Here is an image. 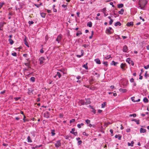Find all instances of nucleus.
I'll list each match as a JSON object with an SVG mask.
<instances>
[{
    "mask_svg": "<svg viewBox=\"0 0 149 149\" xmlns=\"http://www.w3.org/2000/svg\"><path fill=\"white\" fill-rule=\"evenodd\" d=\"M147 3V1L146 0H139L138 2L139 7L142 9H144Z\"/></svg>",
    "mask_w": 149,
    "mask_h": 149,
    "instance_id": "obj_1",
    "label": "nucleus"
},
{
    "mask_svg": "<svg viewBox=\"0 0 149 149\" xmlns=\"http://www.w3.org/2000/svg\"><path fill=\"white\" fill-rule=\"evenodd\" d=\"M126 61L128 62L129 64H131L132 66L134 65V62L132 61L131 60V58H127Z\"/></svg>",
    "mask_w": 149,
    "mask_h": 149,
    "instance_id": "obj_2",
    "label": "nucleus"
},
{
    "mask_svg": "<svg viewBox=\"0 0 149 149\" xmlns=\"http://www.w3.org/2000/svg\"><path fill=\"white\" fill-rule=\"evenodd\" d=\"M60 140L57 141H56V143L55 144V146L56 148H58L61 146V143Z\"/></svg>",
    "mask_w": 149,
    "mask_h": 149,
    "instance_id": "obj_3",
    "label": "nucleus"
},
{
    "mask_svg": "<svg viewBox=\"0 0 149 149\" xmlns=\"http://www.w3.org/2000/svg\"><path fill=\"white\" fill-rule=\"evenodd\" d=\"M128 50V47L127 45H125L124 46L123 48V51L124 52H127Z\"/></svg>",
    "mask_w": 149,
    "mask_h": 149,
    "instance_id": "obj_4",
    "label": "nucleus"
},
{
    "mask_svg": "<svg viewBox=\"0 0 149 149\" xmlns=\"http://www.w3.org/2000/svg\"><path fill=\"white\" fill-rule=\"evenodd\" d=\"M45 59L43 57H40L39 59V60L40 61V64H43L44 63V61L45 60Z\"/></svg>",
    "mask_w": 149,
    "mask_h": 149,
    "instance_id": "obj_5",
    "label": "nucleus"
},
{
    "mask_svg": "<svg viewBox=\"0 0 149 149\" xmlns=\"http://www.w3.org/2000/svg\"><path fill=\"white\" fill-rule=\"evenodd\" d=\"M43 115L44 117L48 118L50 116L49 113L48 111H46L44 113Z\"/></svg>",
    "mask_w": 149,
    "mask_h": 149,
    "instance_id": "obj_6",
    "label": "nucleus"
},
{
    "mask_svg": "<svg viewBox=\"0 0 149 149\" xmlns=\"http://www.w3.org/2000/svg\"><path fill=\"white\" fill-rule=\"evenodd\" d=\"M62 38V36L61 34L58 35L56 39V41L59 43L60 42Z\"/></svg>",
    "mask_w": 149,
    "mask_h": 149,
    "instance_id": "obj_7",
    "label": "nucleus"
},
{
    "mask_svg": "<svg viewBox=\"0 0 149 149\" xmlns=\"http://www.w3.org/2000/svg\"><path fill=\"white\" fill-rule=\"evenodd\" d=\"M75 131V128H73L72 129V130L70 132V133L74 135H76L77 134V132H74Z\"/></svg>",
    "mask_w": 149,
    "mask_h": 149,
    "instance_id": "obj_8",
    "label": "nucleus"
},
{
    "mask_svg": "<svg viewBox=\"0 0 149 149\" xmlns=\"http://www.w3.org/2000/svg\"><path fill=\"white\" fill-rule=\"evenodd\" d=\"M126 66V64L125 63H122L120 65V68L123 70H125V69L124 68Z\"/></svg>",
    "mask_w": 149,
    "mask_h": 149,
    "instance_id": "obj_9",
    "label": "nucleus"
},
{
    "mask_svg": "<svg viewBox=\"0 0 149 149\" xmlns=\"http://www.w3.org/2000/svg\"><path fill=\"white\" fill-rule=\"evenodd\" d=\"M24 44L26 46H27L28 47H29V46L28 43L27 42V41L26 40V36H25V38L24 39Z\"/></svg>",
    "mask_w": 149,
    "mask_h": 149,
    "instance_id": "obj_10",
    "label": "nucleus"
},
{
    "mask_svg": "<svg viewBox=\"0 0 149 149\" xmlns=\"http://www.w3.org/2000/svg\"><path fill=\"white\" fill-rule=\"evenodd\" d=\"M102 11L104 13L105 16H106L108 14L106 12V9L105 8H104L102 9Z\"/></svg>",
    "mask_w": 149,
    "mask_h": 149,
    "instance_id": "obj_11",
    "label": "nucleus"
},
{
    "mask_svg": "<svg viewBox=\"0 0 149 149\" xmlns=\"http://www.w3.org/2000/svg\"><path fill=\"white\" fill-rule=\"evenodd\" d=\"M106 33L107 34H110L112 33V31L109 30V29H107L106 31Z\"/></svg>",
    "mask_w": 149,
    "mask_h": 149,
    "instance_id": "obj_12",
    "label": "nucleus"
},
{
    "mask_svg": "<svg viewBox=\"0 0 149 149\" xmlns=\"http://www.w3.org/2000/svg\"><path fill=\"white\" fill-rule=\"evenodd\" d=\"M119 91L123 93H125L127 91V90L126 89H123L120 88L119 89Z\"/></svg>",
    "mask_w": 149,
    "mask_h": 149,
    "instance_id": "obj_13",
    "label": "nucleus"
},
{
    "mask_svg": "<svg viewBox=\"0 0 149 149\" xmlns=\"http://www.w3.org/2000/svg\"><path fill=\"white\" fill-rule=\"evenodd\" d=\"M115 137L116 138H118V140H120L121 139V136L120 134L116 135L115 136Z\"/></svg>",
    "mask_w": 149,
    "mask_h": 149,
    "instance_id": "obj_14",
    "label": "nucleus"
},
{
    "mask_svg": "<svg viewBox=\"0 0 149 149\" xmlns=\"http://www.w3.org/2000/svg\"><path fill=\"white\" fill-rule=\"evenodd\" d=\"M133 22H128L127 24V25L128 26H133Z\"/></svg>",
    "mask_w": 149,
    "mask_h": 149,
    "instance_id": "obj_15",
    "label": "nucleus"
},
{
    "mask_svg": "<svg viewBox=\"0 0 149 149\" xmlns=\"http://www.w3.org/2000/svg\"><path fill=\"white\" fill-rule=\"evenodd\" d=\"M146 129L141 128L140 129V132L141 133H145L146 132Z\"/></svg>",
    "mask_w": 149,
    "mask_h": 149,
    "instance_id": "obj_16",
    "label": "nucleus"
},
{
    "mask_svg": "<svg viewBox=\"0 0 149 149\" xmlns=\"http://www.w3.org/2000/svg\"><path fill=\"white\" fill-rule=\"evenodd\" d=\"M86 102H85V104H90L91 103V102L90 101V99L89 98L87 99H86Z\"/></svg>",
    "mask_w": 149,
    "mask_h": 149,
    "instance_id": "obj_17",
    "label": "nucleus"
},
{
    "mask_svg": "<svg viewBox=\"0 0 149 149\" xmlns=\"http://www.w3.org/2000/svg\"><path fill=\"white\" fill-rule=\"evenodd\" d=\"M79 102L81 105H84L85 103L84 101L83 100H81L79 101Z\"/></svg>",
    "mask_w": 149,
    "mask_h": 149,
    "instance_id": "obj_18",
    "label": "nucleus"
},
{
    "mask_svg": "<svg viewBox=\"0 0 149 149\" xmlns=\"http://www.w3.org/2000/svg\"><path fill=\"white\" fill-rule=\"evenodd\" d=\"M111 124V123L109 122H107V123H104V127H107V126L109 125V124Z\"/></svg>",
    "mask_w": 149,
    "mask_h": 149,
    "instance_id": "obj_19",
    "label": "nucleus"
},
{
    "mask_svg": "<svg viewBox=\"0 0 149 149\" xmlns=\"http://www.w3.org/2000/svg\"><path fill=\"white\" fill-rule=\"evenodd\" d=\"M51 134H52V136H54L55 134L56 133H55V130H51Z\"/></svg>",
    "mask_w": 149,
    "mask_h": 149,
    "instance_id": "obj_20",
    "label": "nucleus"
},
{
    "mask_svg": "<svg viewBox=\"0 0 149 149\" xmlns=\"http://www.w3.org/2000/svg\"><path fill=\"white\" fill-rule=\"evenodd\" d=\"M92 23L91 22H88L87 25L90 27H91L92 26Z\"/></svg>",
    "mask_w": 149,
    "mask_h": 149,
    "instance_id": "obj_21",
    "label": "nucleus"
},
{
    "mask_svg": "<svg viewBox=\"0 0 149 149\" xmlns=\"http://www.w3.org/2000/svg\"><path fill=\"white\" fill-rule=\"evenodd\" d=\"M124 11V9L123 8H122L121 9L120 11H119L118 12V13L119 14H121L122 15V14H123V13Z\"/></svg>",
    "mask_w": 149,
    "mask_h": 149,
    "instance_id": "obj_22",
    "label": "nucleus"
},
{
    "mask_svg": "<svg viewBox=\"0 0 149 149\" xmlns=\"http://www.w3.org/2000/svg\"><path fill=\"white\" fill-rule=\"evenodd\" d=\"M134 143V142L133 141H132L131 142V143H128V146H133V144Z\"/></svg>",
    "mask_w": 149,
    "mask_h": 149,
    "instance_id": "obj_23",
    "label": "nucleus"
},
{
    "mask_svg": "<svg viewBox=\"0 0 149 149\" xmlns=\"http://www.w3.org/2000/svg\"><path fill=\"white\" fill-rule=\"evenodd\" d=\"M95 61L96 62V63L98 64H100L101 62L100 60L98 58L95 59Z\"/></svg>",
    "mask_w": 149,
    "mask_h": 149,
    "instance_id": "obj_24",
    "label": "nucleus"
},
{
    "mask_svg": "<svg viewBox=\"0 0 149 149\" xmlns=\"http://www.w3.org/2000/svg\"><path fill=\"white\" fill-rule=\"evenodd\" d=\"M121 25V23L119 22H116L115 24V26H117L118 25L120 26Z\"/></svg>",
    "mask_w": 149,
    "mask_h": 149,
    "instance_id": "obj_25",
    "label": "nucleus"
},
{
    "mask_svg": "<svg viewBox=\"0 0 149 149\" xmlns=\"http://www.w3.org/2000/svg\"><path fill=\"white\" fill-rule=\"evenodd\" d=\"M8 41L9 42L10 45H12L14 43L13 41L11 38H9L8 40Z\"/></svg>",
    "mask_w": 149,
    "mask_h": 149,
    "instance_id": "obj_26",
    "label": "nucleus"
},
{
    "mask_svg": "<svg viewBox=\"0 0 149 149\" xmlns=\"http://www.w3.org/2000/svg\"><path fill=\"white\" fill-rule=\"evenodd\" d=\"M56 75L59 78H60L61 76V73L59 72H57Z\"/></svg>",
    "mask_w": 149,
    "mask_h": 149,
    "instance_id": "obj_27",
    "label": "nucleus"
},
{
    "mask_svg": "<svg viewBox=\"0 0 149 149\" xmlns=\"http://www.w3.org/2000/svg\"><path fill=\"white\" fill-rule=\"evenodd\" d=\"M40 15L42 17L45 18L46 16V13H41Z\"/></svg>",
    "mask_w": 149,
    "mask_h": 149,
    "instance_id": "obj_28",
    "label": "nucleus"
},
{
    "mask_svg": "<svg viewBox=\"0 0 149 149\" xmlns=\"http://www.w3.org/2000/svg\"><path fill=\"white\" fill-rule=\"evenodd\" d=\"M28 142H32V140L30 136H28L27 137Z\"/></svg>",
    "mask_w": 149,
    "mask_h": 149,
    "instance_id": "obj_29",
    "label": "nucleus"
},
{
    "mask_svg": "<svg viewBox=\"0 0 149 149\" xmlns=\"http://www.w3.org/2000/svg\"><path fill=\"white\" fill-rule=\"evenodd\" d=\"M143 101L144 102L147 103L148 102V100L147 98L145 97L143 99Z\"/></svg>",
    "mask_w": 149,
    "mask_h": 149,
    "instance_id": "obj_30",
    "label": "nucleus"
},
{
    "mask_svg": "<svg viewBox=\"0 0 149 149\" xmlns=\"http://www.w3.org/2000/svg\"><path fill=\"white\" fill-rule=\"evenodd\" d=\"M123 4L122 3L118 4V7L119 8H122L123 7Z\"/></svg>",
    "mask_w": 149,
    "mask_h": 149,
    "instance_id": "obj_31",
    "label": "nucleus"
},
{
    "mask_svg": "<svg viewBox=\"0 0 149 149\" xmlns=\"http://www.w3.org/2000/svg\"><path fill=\"white\" fill-rule=\"evenodd\" d=\"M87 63H86V64L83 65V67L85 68L86 70H88V68L87 65Z\"/></svg>",
    "mask_w": 149,
    "mask_h": 149,
    "instance_id": "obj_32",
    "label": "nucleus"
},
{
    "mask_svg": "<svg viewBox=\"0 0 149 149\" xmlns=\"http://www.w3.org/2000/svg\"><path fill=\"white\" fill-rule=\"evenodd\" d=\"M24 65L28 67V68H31V67L30 66V63H25Z\"/></svg>",
    "mask_w": 149,
    "mask_h": 149,
    "instance_id": "obj_33",
    "label": "nucleus"
},
{
    "mask_svg": "<svg viewBox=\"0 0 149 149\" xmlns=\"http://www.w3.org/2000/svg\"><path fill=\"white\" fill-rule=\"evenodd\" d=\"M132 121H134L135 122H136V123L137 124H139V120H137L136 119H134L133 120H132Z\"/></svg>",
    "mask_w": 149,
    "mask_h": 149,
    "instance_id": "obj_34",
    "label": "nucleus"
},
{
    "mask_svg": "<svg viewBox=\"0 0 149 149\" xmlns=\"http://www.w3.org/2000/svg\"><path fill=\"white\" fill-rule=\"evenodd\" d=\"M59 72L61 73H62L63 74H65V70H59Z\"/></svg>",
    "mask_w": 149,
    "mask_h": 149,
    "instance_id": "obj_35",
    "label": "nucleus"
},
{
    "mask_svg": "<svg viewBox=\"0 0 149 149\" xmlns=\"http://www.w3.org/2000/svg\"><path fill=\"white\" fill-rule=\"evenodd\" d=\"M106 104L107 103L106 102H104L102 103V107L103 108L106 105Z\"/></svg>",
    "mask_w": 149,
    "mask_h": 149,
    "instance_id": "obj_36",
    "label": "nucleus"
},
{
    "mask_svg": "<svg viewBox=\"0 0 149 149\" xmlns=\"http://www.w3.org/2000/svg\"><path fill=\"white\" fill-rule=\"evenodd\" d=\"M30 80L33 82H34L35 81V78L34 77H31L30 78Z\"/></svg>",
    "mask_w": 149,
    "mask_h": 149,
    "instance_id": "obj_37",
    "label": "nucleus"
},
{
    "mask_svg": "<svg viewBox=\"0 0 149 149\" xmlns=\"http://www.w3.org/2000/svg\"><path fill=\"white\" fill-rule=\"evenodd\" d=\"M78 32H79V33L77 32L76 34V36H78L79 35H81L82 34V32L80 31H78Z\"/></svg>",
    "mask_w": 149,
    "mask_h": 149,
    "instance_id": "obj_38",
    "label": "nucleus"
},
{
    "mask_svg": "<svg viewBox=\"0 0 149 149\" xmlns=\"http://www.w3.org/2000/svg\"><path fill=\"white\" fill-rule=\"evenodd\" d=\"M26 118V117L25 115L24 116V118L23 119V120H24V122H26V121H29V120H26V119H25V118Z\"/></svg>",
    "mask_w": 149,
    "mask_h": 149,
    "instance_id": "obj_39",
    "label": "nucleus"
},
{
    "mask_svg": "<svg viewBox=\"0 0 149 149\" xmlns=\"http://www.w3.org/2000/svg\"><path fill=\"white\" fill-rule=\"evenodd\" d=\"M103 63L106 66V67H107L108 66V62L107 61H104V62Z\"/></svg>",
    "mask_w": 149,
    "mask_h": 149,
    "instance_id": "obj_40",
    "label": "nucleus"
},
{
    "mask_svg": "<svg viewBox=\"0 0 149 149\" xmlns=\"http://www.w3.org/2000/svg\"><path fill=\"white\" fill-rule=\"evenodd\" d=\"M85 121L87 124H88L90 122V120L88 119H87L85 120Z\"/></svg>",
    "mask_w": 149,
    "mask_h": 149,
    "instance_id": "obj_41",
    "label": "nucleus"
},
{
    "mask_svg": "<svg viewBox=\"0 0 149 149\" xmlns=\"http://www.w3.org/2000/svg\"><path fill=\"white\" fill-rule=\"evenodd\" d=\"M110 57H111L110 56V55H107V56H106L105 57V58L106 59H109Z\"/></svg>",
    "mask_w": 149,
    "mask_h": 149,
    "instance_id": "obj_42",
    "label": "nucleus"
},
{
    "mask_svg": "<svg viewBox=\"0 0 149 149\" xmlns=\"http://www.w3.org/2000/svg\"><path fill=\"white\" fill-rule=\"evenodd\" d=\"M129 116L130 117H131L133 116L134 117H135L136 116V114L135 113H134L132 114H131L129 115Z\"/></svg>",
    "mask_w": 149,
    "mask_h": 149,
    "instance_id": "obj_43",
    "label": "nucleus"
},
{
    "mask_svg": "<svg viewBox=\"0 0 149 149\" xmlns=\"http://www.w3.org/2000/svg\"><path fill=\"white\" fill-rule=\"evenodd\" d=\"M12 55L14 56H17V53L15 52H14L13 53H12Z\"/></svg>",
    "mask_w": 149,
    "mask_h": 149,
    "instance_id": "obj_44",
    "label": "nucleus"
},
{
    "mask_svg": "<svg viewBox=\"0 0 149 149\" xmlns=\"http://www.w3.org/2000/svg\"><path fill=\"white\" fill-rule=\"evenodd\" d=\"M28 23L29 25H31L33 24L34 23V22L33 21H29Z\"/></svg>",
    "mask_w": 149,
    "mask_h": 149,
    "instance_id": "obj_45",
    "label": "nucleus"
},
{
    "mask_svg": "<svg viewBox=\"0 0 149 149\" xmlns=\"http://www.w3.org/2000/svg\"><path fill=\"white\" fill-rule=\"evenodd\" d=\"M135 97H131V99L132 101L134 102H136V100H134Z\"/></svg>",
    "mask_w": 149,
    "mask_h": 149,
    "instance_id": "obj_46",
    "label": "nucleus"
},
{
    "mask_svg": "<svg viewBox=\"0 0 149 149\" xmlns=\"http://www.w3.org/2000/svg\"><path fill=\"white\" fill-rule=\"evenodd\" d=\"M91 32H92V35L91 36H90L89 37V38L90 39H92V38L93 36V31H92Z\"/></svg>",
    "mask_w": 149,
    "mask_h": 149,
    "instance_id": "obj_47",
    "label": "nucleus"
},
{
    "mask_svg": "<svg viewBox=\"0 0 149 149\" xmlns=\"http://www.w3.org/2000/svg\"><path fill=\"white\" fill-rule=\"evenodd\" d=\"M141 75V73H140V74H139V79H142L143 78V76H142Z\"/></svg>",
    "mask_w": 149,
    "mask_h": 149,
    "instance_id": "obj_48",
    "label": "nucleus"
},
{
    "mask_svg": "<svg viewBox=\"0 0 149 149\" xmlns=\"http://www.w3.org/2000/svg\"><path fill=\"white\" fill-rule=\"evenodd\" d=\"M144 68L146 69H148L149 68V65H148L146 66H144Z\"/></svg>",
    "mask_w": 149,
    "mask_h": 149,
    "instance_id": "obj_49",
    "label": "nucleus"
},
{
    "mask_svg": "<svg viewBox=\"0 0 149 149\" xmlns=\"http://www.w3.org/2000/svg\"><path fill=\"white\" fill-rule=\"evenodd\" d=\"M113 22V20L112 19L110 20V21L109 22V24L110 25H111L112 24Z\"/></svg>",
    "mask_w": 149,
    "mask_h": 149,
    "instance_id": "obj_50",
    "label": "nucleus"
},
{
    "mask_svg": "<svg viewBox=\"0 0 149 149\" xmlns=\"http://www.w3.org/2000/svg\"><path fill=\"white\" fill-rule=\"evenodd\" d=\"M83 135H85L87 136L88 135V134H86L85 132H84L83 133Z\"/></svg>",
    "mask_w": 149,
    "mask_h": 149,
    "instance_id": "obj_51",
    "label": "nucleus"
},
{
    "mask_svg": "<svg viewBox=\"0 0 149 149\" xmlns=\"http://www.w3.org/2000/svg\"><path fill=\"white\" fill-rule=\"evenodd\" d=\"M145 77H146V78H147V77H148V74H147V71L146 72L145 74Z\"/></svg>",
    "mask_w": 149,
    "mask_h": 149,
    "instance_id": "obj_52",
    "label": "nucleus"
},
{
    "mask_svg": "<svg viewBox=\"0 0 149 149\" xmlns=\"http://www.w3.org/2000/svg\"><path fill=\"white\" fill-rule=\"evenodd\" d=\"M75 121V119H72V120H70V123H73V122H74Z\"/></svg>",
    "mask_w": 149,
    "mask_h": 149,
    "instance_id": "obj_53",
    "label": "nucleus"
},
{
    "mask_svg": "<svg viewBox=\"0 0 149 149\" xmlns=\"http://www.w3.org/2000/svg\"><path fill=\"white\" fill-rule=\"evenodd\" d=\"M20 99V97H15L14 98V99L15 100V101H17V100H19V99Z\"/></svg>",
    "mask_w": 149,
    "mask_h": 149,
    "instance_id": "obj_54",
    "label": "nucleus"
},
{
    "mask_svg": "<svg viewBox=\"0 0 149 149\" xmlns=\"http://www.w3.org/2000/svg\"><path fill=\"white\" fill-rule=\"evenodd\" d=\"M130 81L131 82H133L134 81V79L133 78H132L130 80Z\"/></svg>",
    "mask_w": 149,
    "mask_h": 149,
    "instance_id": "obj_55",
    "label": "nucleus"
},
{
    "mask_svg": "<svg viewBox=\"0 0 149 149\" xmlns=\"http://www.w3.org/2000/svg\"><path fill=\"white\" fill-rule=\"evenodd\" d=\"M82 141H78V143L79 145H80L81 144Z\"/></svg>",
    "mask_w": 149,
    "mask_h": 149,
    "instance_id": "obj_56",
    "label": "nucleus"
},
{
    "mask_svg": "<svg viewBox=\"0 0 149 149\" xmlns=\"http://www.w3.org/2000/svg\"><path fill=\"white\" fill-rule=\"evenodd\" d=\"M81 55H82V56H83L84 53V51L83 50H81Z\"/></svg>",
    "mask_w": 149,
    "mask_h": 149,
    "instance_id": "obj_57",
    "label": "nucleus"
},
{
    "mask_svg": "<svg viewBox=\"0 0 149 149\" xmlns=\"http://www.w3.org/2000/svg\"><path fill=\"white\" fill-rule=\"evenodd\" d=\"M4 4V3H2L1 4H0V9L2 7L3 5Z\"/></svg>",
    "mask_w": 149,
    "mask_h": 149,
    "instance_id": "obj_58",
    "label": "nucleus"
},
{
    "mask_svg": "<svg viewBox=\"0 0 149 149\" xmlns=\"http://www.w3.org/2000/svg\"><path fill=\"white\" fill-rule=\"evenodd\" d=\"M110 4L113 7H114V6L113 5V3L112 2H111L110 3Z\"/></svg>",
    "mask_w": 149,
    "mask_h": 149,
    "instance_id": "obj_59",
    "label": "nucleus"
},
{
    "mask_svg": "<svg viewBox=\"0 0 149 149\" xmlns=\"http://www.w3.org/2000/svg\"><path fill=\"white\" fill-rule=\"evenodd\" d=\"M110 131L111 134H112V136H113V130L112 129H111V130H110Z\"/></svg>",
    "mask_w": 149,
    "mask_h": 149,
    "instance_id": "obj_60",
    "label": "nucleus"
},
{
    "mask_svg": "<svg viewBox=\"0 0 149 149\" xmlns=\"http://www.w3.org/2000/svg\"><path fill=\"white\" fill-rule=\"evenodd\" d=\"M112 62L113 63V65H116V63H116L114 61H112Z\"/></svg>",
    "mask_w": 149,
    "mask_h": 149,
    "instance_id": "obj_61",
    "label": "nucleus"
},
{
    "mask_svg": "<svg viewBox=\"0 0 149 149\" xmlns=\"http://www.w3.org/2000/svg\"><path fill=\"white\" fill-rule=\"evenodd\" d=\"M130 129H127L126 130V131L127 132H130Z\"/></svg>",
    "mask_w": 149,
    "mask_h": 149,
    "instance_id": "obj_62",
    "label": "nucleus"
},
{
    "mask_svg": "<svg viewBox=\"0 0 149 149\" xmlns=\"http://www.w3.org/2000/svg\"><path fill=\"white\" fill-rule=\"evenodd\" d=\"M40 52L41 53H43L44 52V51L42 49H41L40 51Z\"/></svg>",
    "mask_w": 149,
    "mask_h": 149,
    "instance_id": "obj_63",
    "label": "nucleus"
},
{
    "mask_svg": "<svg viewBox=\"0 0 149 149\" xmlns=\"http://www.w3.org/2000/svg\"><path fill=\"white\" fill-rule=\"evenodd\" d=\"M81 78V77L80 76H78L77 77V79H80Z\"/></svg>",
    "mask_w": 149,
    "mask_h": 149,
    "instance_id": "obj_64",
    "label": "nucleus"
}]
</instances>
